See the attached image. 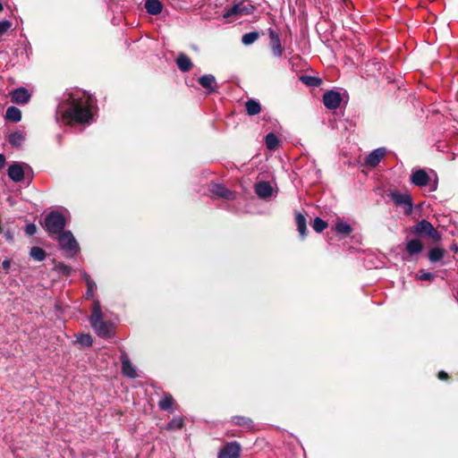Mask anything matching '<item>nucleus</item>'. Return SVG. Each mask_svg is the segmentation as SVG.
Segmentation results:
<instances>
[{"label":"nucleus","instance_id":"obj_18","mask_svg":"<svg viewBox=\"0 0 458 458\" xmlns=\"http://www.w3.org/2000/svg\"><path fill=\"white\" fill-rule=\"evenodd\" d=\"M8 175L13 182H21L24 177V171L18 164H13L8 168Z\"/></svg>","mask_w":458,"mask_h":458},{"label":"nucleus","instance_id":"obj_32","mask_svg":"<svg viewBox=\"0 0 458 458\" xmlns=\"http://www.w3.org/2000/svg\"><path fill=\"white\" fill-rule=\"evenodd\" d=\"M30 254L37 261H42L46 258V251L40 247H32Z\"/></svg>","mask_w":458,"mask_h":458},{"label":"nucleus","instance_id":"obj_13","mask_svg":"<svg viewBox=\"0 0 458 458\" xmlns=\"http://www.w3.org/2000/svg\"><path fill=\"white\" fill-rule=\"evenodd\" d=\"M121 362L123 374L128 377L135 378L137 377L136 369L131 363L127 354L124 352L121 355Z\"/></svg>","mask_w":458,"mask_h":458},{"label":"nucleus","instance_id":"obj_29","mask_svg":"<svg viewBox=\"0 0 458 458\" xmlns=\"http://www.w3.org/2000/svg\"><path fill=\"white\" fill-rule=\"evenodd\" d=\"M445 250L442 248H433L428 251V259L430 262H437L444 258Z\"/></svg>","mask_w":458,"mask_h":458},{"label":"nucleus","instance_id":"obj_43","mask_svg":"<svg viewBox=\"0 0 458 458\" xmlns=\"http://www.w3.org/2000/svg\"><path fill=\"white\" fill-rule=\"evenodd\" d=\"M447 373L445 372V371H440L438 373V378L441 379V380H444V379H446L447 378Z\"/></svg>","mask_w":458,"mask_h":458},{"label":"nucleus","instance_id":"obj_1","mask_svg":"<svg viewBox=\"0 0 458 458\" xmlns=\"http://www.w3.org/2000/svg\"><path fill=\"white\" fill-rule=\"evenodd\" d=\"M94 99L85 91L72 89L63 94L56 109V119L59 117L66 123H89L92 119L91 108Z\"/></svg>","mask_w":458,"mask_h":458},{"label":"nucleus","instance_id":"obj_20","mask_svg":"<svg viewBox=\"0 0 458 458\" xmlns=\"http://www.w3.org/2000/svg\"><path fill=\"white\" fill-rule=\"evenodd\" d=\"M405 249H406V251L408 252V254L412 256V255L420 253L422 250L423 246L420 240L412 239V240H409L406 242Z\"/></svg>","mask_w":458,"mask_h":458},{"label":"nucleus","instance_id":"obj_7","mask_svg":"<svg viewBox=\"0 0 458 458\" xmlns=\"http://www.w3.org/2000/svg\"><path fill=\"white\" fill-rule=\"evenodd\" d=\"M391 199L396 206H400L404 209L406 214H411L413 208V202L411 194L405 192L401 193L397 191H392L389 193Z\"/></svg>","mask_w":458,"mask_h":458},{"label":"nucleus","instance_id":"obj_6","mask_svg":"<svg viewBox=\"0 0 458 458\" xmlns=\"http://www.w3.org/2000/svg\"><path fill=\"white\" fill-rule=\"evenodd\" d=\"M413 233L420 235H427L434 242H439L441 235L439 232L428 220H421L413 226Z\"/></svg>","mask_w":458,"mask_h":458},{"label":"nucleus","instance_id":"obj_12","mask_svg":"<svg viewBox=\"0 0 458 458\" xmlns=\"http://www.w3.org/2000/svg\"><path fill=\"white\" fill-rule=\"evenodd\" d=\"M386 151L385 148H378L370 152L365 159V164L368 166H377L381 159L385 157Z\"/></svg>","mask_w":458,"mask_h":458},{"label":"nucleus","instance_id":"obj_10","mask_svg":"<svg viewBox=\"0 0 458 458\" xmlns=\"http://www.w3.org/2000/svg\"><path fill=\"white\" fill-rule=\"evenodd\" d=\"M342 98L339 92L328 90L323 95V102L327 108L335 110L339 107Z\"/></svg>","mask_w":458,"mask_h":458},{"label":"nucleus","instance_id":"obj_14","mask_svg":"<svg viewBox=\"0 0 458 458\" xmlns=\"http://www.w3.org/2000/svg\"><path fill=\"white\" fill-rule=\"evenodd\" d=\"M30 95L25 88H19L12 92V101L16 104L23 105L29 102Z\"/></svg>","mask_w":458,"mask_h":458},{"label":"nucleus","instance_id":"obj_47","mask_svg":"<svg viewBox=\"0 0 458 458\" xmlns=\"http://www.w3.org/2000/svg\"><path fill=\"white\" fill-rule=\"evenodd\" d=\"M3 9H4V8H3V4H2V3L0 2V12H2V11H3Z\"/></svg>","mask_w":458,"mask_h":458},{"label":"nucleus","instance_id":"obj_3","mask_svg":"<svg viewBox=\"0 0 458 458\" xmlns=\"http://www.w3.org/2000/svg\"><path fill=\"white\" fill-rule=\"evenodd\" d=\"M254 11L255 6L250 0H241L237 3H234L232 6L225 7L223 17L225 19L232 17L240 18L252 14Z\"/></svg>","mask_w":458,"mask_h":458},{"label":"nucleus","instance_id":"obj_24","mask_svg":"<svg viewBox=\"0 0 458 458\" xmlns=\"http://www.w3.org/2000/svg\"><path fill=\"white\" fill-rule=\"evenodd\" d=\"M295 223L297 225V230L299 231L301 236L304 238L306 236L307 232L305 216L301 213H297L295 215Z\"/></svg>","mask_w":458,"mask_h":458},{"label":"nucleus","instance_id":"obj_15","mask_svg":"<svg viewBox=\"0 0 458 458\" xmlns=\"http://www.w3.org/2000/svg\"><path fill=\"white\" fill-rule=\"evenodd\" d=\"M199 83L207 90L208 94L216 91V78L211 74H205L199 79Z\"/></svg>","mask_w":458,"mask_h":458},{"label":"nucleus","instance_id":"obj_36","mask_svg":"<svg viewBox=\"0 0 458 458\" xmlns=\"http://www.w3.org/2000/svg\"><path fill=\"white\" fill-rule=\"evenodd\" d=\"M327 226V222H325L323 219H321L320 217H316L314 220H313V224H312V227L313 229L317 232V233H321L322 231H324Z\"/></svg>","mask_w":458,"mask_h":458},{"label":"nucleus","instance_id":"obj_37","mask_svg":"<svg viewBox=\"0 0 458 458\" xmlns=\"http://www.w3.org/2000/svg\"><path fill=\"white\" fill-rule=\"evenodd\" d=\"M55 270L59 273V274H63V275H65V276H69L70 273H71V267L62 262H59L55 265Z\"/></svg>","mask_w":458,"mask_h":458},{"label":"nucleus","instance_id":"obj_22","mask_svg":"<svg viewBox=\"0 0 458 458\" xmlns=\"http://www.w3.org/2000/svg\"><path fill=\"white\" fill-rule=\"evenodd\" d=\"M176 64L182 72H188L192 67L191 59L184 54H180L176 58Z\"/></svg>","mask_w":458,"mask_h":458},{"label":"nucleus","instance_id":"obj_46","mask_svg":"<svg viewBox=\"0 0 458 458\" xmlns=\"http://www.w3.org/2000/svg\"><path fill=\"white\" fill-rule=\"evenodd\" d=\"M451 249H452L454 252H458V246L454 245V246H452V248H451Z\"/></svg>","mask_w":458,"mask_h":458},{"label":"nucleus","instance_id":"obj_5","mask_svg":"<svg viewBox=\"0 0 458 458\" xmlns=\"http://www.w3.org/2000/svg\"><path fill=\"white\" fill-rule=\"evenodd\" d=\"M58 242L62 250H65L71 257L79 251V244L70 231L58 234Z\"/></svg>","mask_w":458,"mask_h":458},{"label":"nucleus","instance_id":"obj_33","mask_svg":"<svg viewBox=\"0 0 458 458\" xmlns=\"http://www.w3.org/2000/svg\"><path fill=\"white\" fill-rule=\"evenodd\" d=\"M268 149L274 150L278 146V139L274 133H268L265 139Z\"/></svg>","mask_w":458,"mask_h":458},{"label":"nucleus","instance_id":"obj_35","mask_svg":"<svg viewBox=\"0 0 458 458\" xmlns=\"http://www.w3.org/2000/svg\"><path fill=\"white\" fill-rule=\"evenodd\" d=\"M301 80L302 82L311 87H318L321 83V80L319 78L313 76H302Z\"/></svg>","mask_w":458,"mask_h":458},{"label":"nucleus","instance_id":"obj_11","mask_svg":"<svg viewBox=\"0 0 458 458\" xmlns=\"http://www.w3.org/2000/svg\"><path fill=\"white\" fill-rule=\"evenodd\" d=\"M410 180L413 185L424 187L428 183L429 176L425 170L418 168L411 171Z\"/></svg>","mask_w":458,"mask_h":458},{"label":"nucleus","instance_id":"obj_16","mask_svg":"<svg viewBox=\"0 0 458 458\" xmlns=\"http://www.w3.org/2000/svg\"><path fill=\"white\" fill-rule=\"evenodd\" d=\"M256 194L262 199L268 198L273 193V188L268 182H260L255 185Z\"/></svg>","mask_w":458,"mask_h":458},{"label":"nucleus","instance_id":"obj_45","mask_svg":"<svg viewBox=\"0 0 458 458\" xmlns=\"http://www.w3.org/2000/svg\"><path fill=\"white\" fill-rule=\"evenodd\" d=\"M437 190V182H434L432 185H431V191H435Z\"/></svg>","mask_w":458,"mask_h":458},{"label":"nucleus","instance_id":"obj_23","mask_svg":"<svg viewBox=\"0 0 458 458\" xmlns=\"http://www.w3.org/2000/svg\"><path fill=\"white\" fill-rule=\"evenodd\" d=\"M81 276L85 280L87 287H88L87 292H86V298L93 299L94 291L97 287L96 283L93 280H91L89 275L87 274L86 272H82Z\"/></svg>","mask_w":458,"mask_h":458},{"label":"nucleus","instance_id":"obj_31","mask_svg":"<svg viewBox=\"0 0 458 458\" xmlns=\"http://www.w3.org/2000/svg\"><path fill=\"white\" fill-rule=\"evenodd\" d=\"M335 232L339 234L348 235L352 233V229L349 224L344 221H339L335 224Z\"/></svg>","mask_w":458,"mask_h":458},{"label":"nucleus","instance_id":"obj_4","mask_svg":"<svg viewBox=\"0 0 458 458\" xmlns=\"http://www.w3.org/2000/svg\"><path fill=\"white\" fill-rule=\"evenodd\" d=\"M65 218L58 211H52L45 217V227L51 235H58L65 227Z\"/></svg>","mask_w":458,"mask_h":458},{"label":"nucleus","instance_id":"obj_41","mask_svg":"<svg viewBox=\"0 0 458 458\" xmlns=\"http://www.w3.org/2000/svg\"><path fill=\"white\" fill-rule=\"evenodd\" d=\"M24 231L27 235L30 236L36 233L37 227L34 224H28L25 225Z\"/></svg>","mask_w":458,"mask_h":458},{"label":"nucleus","instance_id":"obj_28","mask_svg":"<svg viewBox=\"0 0 458 458\" xmlns=\"http://www.w3.org/2000/svg\"><path fill=\"white\" fill-rule=\"evenodd\" d=\"M174 398L169 394H165L162 399L158 402V407L162 411H168L172 408Z\"/></svg>","mask_w":458,"mask_h":458},{"label":"nucleus","instance_id":"obj_34","mask_svg":"<svg viewBox=\"0 0 458 458\" xmlns=\"http://www.w3.org/2000/svg\"><path fill=\"white\" fill-rule=\"evenodd\" d=\"M259 38V33L256 31H251L249 33H246L242 38V42L244 45H250L254 43Z\"/></svg>","mask_w":458,"mask_h":458},{"label":"nucleus","instance_id":"obj_27","mask_svg":"<svg viewBox=\"0 0 458 458\" xmlns=\"http://www.w3.org/2000/svg\"><path fill=\"white\" fill-rule=\"evenodd\" d=\"M245 107L250 115L258 114L261 110L259 103L254 99L248 100L245 104Z\"/></svg>","mask_w":458,"mask_h":458},{"label":"nucleus","instance_id":"obj_8","mask_svg":"<svg viewBox=\"0 0 458 458\" xmlns=\"http://www.w3.org/2000/svg\"><path fill=\"white\" fill-rule=\"evenodd\" d=\"M241 451V445L236 441H232L219 450L217 458H239Z\"/></svg>","mask_w":458,"mask_h":458},{"label":"nucleus","instance_id":"obj_42","mask_svg":"<svg viewBox=\"0 0 458 458\" xmlns=\"http://www.w3.org/2000/svg\"><path fill=\"white\" fill-rule=\"evenodd\" d=\"M11 267V261L9 259H4L2 263V267L4 269V270H8Z\"/></svg>","mask_w":458,"mask_h":458},{"label":"nucleus","instance_id":"obj_44","mask_svg":"<svg viewBox=\"0 0 458 458\" xmlns=\"http://www.w3.org/2000/svg\"><path fill=\"white\" fill-rule=\"evenodd\" d=\"M5 164V157L4 155L0 154V168H2Z\"/></svg>","mask_w":458,"mask_h":458},{"label":"nucleus","instance_id":"obj_39","mask_svg":"<svg viewBox=\"0 0 458 458\" xmlns=\"http://www.w3.org/2000/svg\"><path fill=\"white\" fill-rule=\"evenodd\" d=\"M418 278L421 281H433L435 278V275L430 272H423L420 271L418 275Z\"/></svg>","mask_w":458,"mask_h":458},{"label":"nucleus","instance_id":"obj_19","mask_svg":"<svg viewBox=\"0 0 458 458\" xmlns=\"http://www.w3.org/2000/svg\"><path fill=\"white\" fill-rule=\"evenodd\" d=\"M145 8L149 14L157 15L162 12L163 5L158 0H146Z\"/></svg>","mask_w":458,"mask_h":458},{"label":"nucleus","instance_id":"obj_21","mask_svg":"<svg viewBox=\"0 0 458 458\" xmlns=\"http://www.w3.org/2000/svg\"><path fill=\"white\" fill-rule=\"evenodd\" d=\"M5 119L13 123H18L21 119V110L13 106L7 107L5 113Z\"/></svg>","mask_w":458,"mask_h":458},{"label":"nucleus","instance_id":"obj_26","mask_svg":"<svg viewBox=\"0 0 458 458\" xmlns=\"http://www.w3.org/2000/svg\"><path fill=\"white\" fill-rule=\"evenodd\" d=\"M25 140V134L22 131H15L9 136V142L14 147H21Z\"/></svg>","mask_w":458,"mask_h":458},{"label":"nucleus","instance_id":"obj_2","mask_svg":"<svg viewBox=\"0 0 458 458\" xmlns=\"http://www.w3.org/2000/svg\"><path fill=\"white\" fill-rule=\"evenodd\" d=\"M89 322L96 334L103 338H109L112 335V324L103 319V312L98 300H93L92 313Z\"/></svg>","mask_w":458,"mask_h":458},{"label":"nucleus","instance_id":"obj_17","mask_svg":"<svg viewBox=\"0 0 458 458\" xmlns=\"http://www.w3.org/2000/svg\"><path fill=\"white\" fill-rule=\"evenodd\" d=\"M211 192L215 194L216 196L219 198H224L226 199H234L233 192L230 191L228 189H226L223 184H213L211 186Z\"/></svg>","mask_w":458,"mask_h":458},{"label":"nucleus","instance_id":"obj_25","mask_svg":"<svg viewBox=\"0 0 458 458\" xmlns=\"http://www.w3.org/2000/svg\"><path fill=\"white\" fill-rule=\"evenodd\" d=\"M232 422L237 426L242 427L246 429H251L253 422L250 419L242 416H234L232 418Z\"/></svg>","mask_w":458,"mask_h":458},{"label":"nucleus","instance_id":"obj_40","mask_svg":"<svg viewBox=\"0 0 458 458\" xmlns=\"http://www.w3.org/2000/svg\"><path fill=\"white\" fill-rule=\"evenodd\" d=\"M79 342L84 345L89 346L92 344V338L89 335H82L78 339Z\"/></svg>","mask_w":458,"mask_h":458},{"label":"nucleus","instance_id":"obj_30","mask_svg":"<svg viewBox=\"0 0 458 458\" xmlns=\"http://www.w3.org/2000/svg\"><path fill=\"white\" fill-rule=\"evenodd\" d=\"M184 425L182 417H174L166 426V429L169 431H174L181 429Z\"/></svg>","mask_w":458,"mask_h":458},{"label":"nucleus","instance_id":"obj_9","mask_svg":"<svg viewBox=\"0 0 458 458\" xmlns=\"http://www.w3.org/2000/svg\"><path fill=\"white\" fill-rule=\"evenodd\" d=\"M267 32L272 54L276 57H280L283 55L284 48L281 44L279 34L273 29H268Z\"/></svg>","mask_w":458,"mask_h":458},{"label":"nucleus","instance_id":"obj_38","mask_svg":"<svg viewBox=\"0 0 458 458\" xmlns=\"http://www.w3.org/2000/svg\"><path fill=\"white\" fill-rule=\"evenodd\" d=\"M12 27V22L8 20L0 21V36L4 34Z\"/></svg>","mask_w":458,"mask_h":458}]
</instances>
